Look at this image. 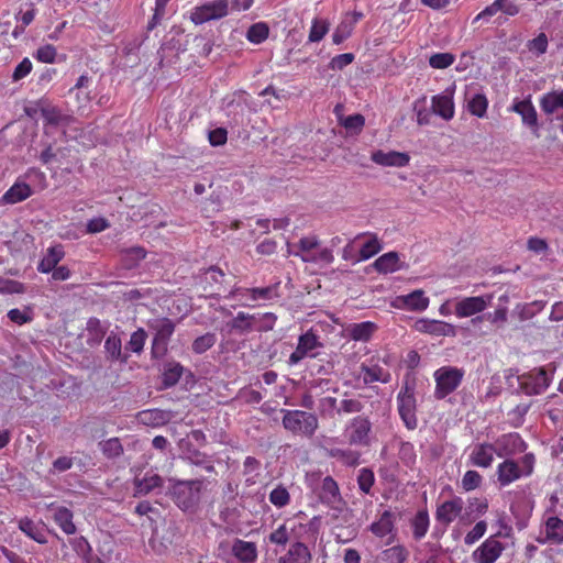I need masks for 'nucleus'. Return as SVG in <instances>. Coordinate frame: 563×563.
<instances>
[{"mask_svg":"<svg viewBox=\"0 0 563 563\" xmlns=\"http://www.w3.org/2000/svg\"><path fill=\"white\" fill-rule=\"evenodd\" d=\"M506 375V380L510 387H514L516 379L518 387L516 393L527 396H536L543 394L551 384L552 376L544 367H534L523 374H517V371L510 368Z\"/></svg>","mask_w":563,"mask_h":563,"instance_id":"f257e3e1","label":"nucleus"},{"mask_svg":"<svg viewBox=\"0 0 563 563\" xmlns=\"http://www.w3.org/2000/svg\"><path fill=\"white\" fill-rule=\"evenodd\" d=\"M168 493L174 503L184 511H192L200 501L202 479L172 481Z\"/></svg>","mask_w":563,"mask_h":563,"instance_id":"f03ea898","label":"nucleus"},{"mask_svg":"<svg viewBox=\"0 0 563 563\" xmlns=\"http://www.w3.org/2000/svg\"><path fill=\"white\" fill-rule=\"evenodd\" d=\"M283 427L296 435L311 438L318 429V418L314 413L303 410L282 409Z\"/></svg>","mask_w":563,"mask_h":563,"instance_id":"7ed1b4c3","label":"nucleus"},{"mask_svg":"<svg viewBox=\"0 0 563 563\" xmlns=\"http://www.w3.org/2000/svg\"><path fill=\"white\" fill-rule=\"evenodd\" d=\"M147 327L154 331L151 347L152 358H163L168 352V343L175 332V322L169 318L162 317L148 320Z\"/></svg>","mask_w":563,"mask_h":563,"instance_id":"20e7f679","label":"nucleus"},{"mask_svg":"<svg viewBox=\"0 0 563 563\" xmlns=\"http://www.w3.org/2000/svg\"><path fill=\"white\" fill-rule=\"evenodd\" d=\"M464 376V371L456 367H441L434 373L435 391L434 395L438 399H443L453 393L461 384Z\"/></svg>","mask_w":563,"mask_h":563,"instance_id":"39448f33","label":"nucleus"},{"mask_svg":"<svg viewBox=\"0 0 563 563\" xmlns=\"http://www.w3.org/2000/svg\"><path fill=\"white\" fill-rule=\"evenodd\" d=\"M397 402L398 412L405 426L409 430H415L418 426V420L416 416V397L413 386L406 383L397 396Z\"/></svg>","mask_w":563,"mask_h":563,"instance_id":"423d86ee","label":"nucleus"},{"mask_svg":"<svg viewBox=\"0 0 563 563\" xmlns=\"http://www.w3.org/2000/svg\"><path fill=\"white\" fill-rule=\"evenodd\" d=\"M318 499L330 507L331 510H346V501L343 499L338 483L332 476H325L321 479V484L314 489Z\"/></svg>","mask_w":563,"mask_h":563,"instance_id":"0eeeda50","label":"nucleus"},{"mask_svg":"<svg viewBox=\"0 0 563 563\" xmlns=\"http://www.w3.org/2000/svg\"><path fill=\"white\" fill-rule=\"evenodd\" d=\"M229 0H213L203 5L196 7L190 13V20L195 24H202L210 20H217L228 14Z\"/></svg>","mask_w":563,"mask_h":563,"instance_id":"6e6552de","label":"nucleus"},{"mask_svg":"<svg viewBox=\"0 0 563 563\" xmlns=\"http://www.w3.org/2000/svg\"><path fill=\"white\" fill-rule=\"evenodd\" d=\"M372 423L365 416H357L346 426L347 439L351 444L368 445Z\"/></svg>","mask_w":563,"mask_h":563,"instance_id":"1a4fd4ad","label":"nucleus"},{"mask_svg":"<svg viewBox=\"0 0 563 563\" xmlns=\"http://www.w3.org/2000/svg\"><path fill=\"white\" fill-rule=\"evenodd\" d=\"M322 346L319 338L311 330L301 334L298 339L296 350L289 356V364L295 365L302 361L305 357H314L313 351Z\"/></svg>","mask_w":563,"mask_h":563,"instance_id":"9d476101","label":"nucleus"},{"mask_svg":"<svg viewBox=\"0 0 563 563\" xmlns=\"http://www.w3.org/2000/svg\"><path fill=\"white\" fill-rule=\"evenodd\" d=\"M493 300V295L466 297L455 303V314L459 318L472 317L484 311Z\"/></svg>","mask_w":563,"mask_h":563,"instance_id":"9b49d317","label":"nucleus"},{"mask_svg":"<svg viewBox=\"0 0 563 563\" xmlns=\"http://www.w3.org/2000/svg\"><path fill=\"white\" fill-rule=\"evenodd\" d=\"M464 507L463 499L461 497H454L446 500L438 506L435 511L437 521L448 527L455 518L463 516L462 510Z\"/></svg>","mask_w":563,"mask_h":563,"instance_id":"f8f14e48","label":"nucleus"},{"mask_svg":"<svg viewBox=\"0 0 563 563\" xmlns=\"http://www.w3.org/2000/svg\"><path fill=\"white\" fill-rule=\"evenodd\" d=\"M510 111L518 113L522 119V123L530 128L532 132L539 136L538 114L529 98L523 100L516 99L510 108Z\"/></svg>","mask_w":563,"mask_h":563,"instance_id":"ddd939ff","label":"nucleus"},{"mask_svg":"<svg viewBox=\"0 0 563 563\" xmlns=\"http://www.w3.org/2000/svg\"><path fill=\"white\" fill-rule=\"evenodd\" d=\"M504 547L495 538H488L473 553L474 561L477 563H494L501 554Z\"/></svg>","mask_w":563,"mask_h":563,"instance_id":"4468645a","label":"nucleus"},{"mask_svg":"<svg viewBox=\"0 0 563 563\" xmlns=\"http://www.w3.org/2000/svg\"><path fill=\"white\" fill-rule=\"evenodd\" d=\"M104 353L109 362L126 364L130 357L128 352L122 349V339L118 333L110 332L104 341Z\"/></svg>","mask_w":563,"mask_h":563,"instance_id":"2eb2a0df","label":"nucleus"},{"mask_svg":"<svg viewBox=\"0 0 563 563\" xmlns=\"http://www.w3.org/2000/svg\"><path fill=\"white\" fill-rule=\"evenodd\" d=\"M416 329L423 333L437 336H455V327L441 320H419L416 322Z\"/></svg>","mask_w":563,"mask_h":563,"instance_id":"dca6fc26","label":"nucleus"},{"mask_svg":"<svg viewBox=\"0 0 563 563\" xmlns=\"http://www.w3.org/2000/svg\"><path fill=\"white\" fill-rule=\"evenodd\" d=\"M372 161L382 166L405 167L409 164L410 156L397 151H376L372 153Z\"/></svg>","mask_w":563,"mask_h":563,"instance_id":"f3484780","label":"nucleus"},{"mask_svg":"<svg viewBox=\"0 0 563 563\" xmlns=\"http://www.w3.org/2000/svg\"><path fill=\"white\" fill-rule=\"evenodd\" d=\"M541 544H563V520L556 516H551L545 520V537L538 538Z\"/></svg>","mask_w":563,"mask_h":563,"instance_id":"a211bd4d","label":"nucleus"},{"mask_svg":"<svg viewBox=\"0 0 563 563\" xmlns=\"http://www.w3.org/2000/svg\"><path fill=\"white\" fill-rule=\"evenodd\" d=\"M494 453H497L498 456L504 455L501 452L497 451L493 444L482 443L474 448L471 454V461L474 465L486 468L492 465Z\"/></svg>","mask_w":563,"mask_h":563,"instance_id":"6ab92c4d","label":"nucleus"},{"mask_svg":"<svg viewBox=\"0 0 563 563\" xmlns=\"http://www.w3.org/2000/svg\"><path fill=\"white\" fill-rule=\"evenodd\" d=\"M232 554L241 563H255L257 560V547L254 542L235 539L232 544Z\"/></svg>","mask_w":563,"mask_h":563,"instance_id":"aec40b11","label":"nucleus"},{"mask_svg":"<svg viewBox=\"0 0 563 563\" xmlns=\"http://www.w3.org/2000/svg\"><path fill=\"white\" fill-rule=\"evenodd\" d=\"M373 266L378 273L388 274L404 269L407 265L400 261L397 252H388L380 255Z\"/></svg>","mask_w":563,"mask_h":563,"instance_id":"412c9836","label":"nucleus"},{"mask_svg":"<svg viewBox=\"0 0 563 563\" xmlns=\"http://www.w3.org/2000/svg\"><path fill=\"white\" fill-rule=\"evenodd\" d=\"M181 459L189 465L196 466L207 473L216 472L212 457L197 449H188Z\"/></svg>","mask_w":563,"mask_h":563,"instance_id":"4be33fe9","label":"nucleus"},{"mask_svg":"<svg viewBox=\"0 0 563 563\" xmlns=\"http://www.w3.org/2000/svg\"><path fill=\"white\" fill-rule=\"evenodd\" d=\"M498 482L501 486L519 479L523 474L521 466L514 460H506L497 467Z\"/></svg>","mask_w":563,"mask_h":563,"instance_id":"5701e85b","label":"nucleus"},{"mask_svg":"<svg viewBox=\"0 0 563 563\" xmlns=\"http://www.w3.org/2000/svg\"><path fill=\"white\" fill-rule=\"evenodd\" d=\"M432 111L444 120H451L454 115V102L452 92L445 90L442 95L432 98Z\"/></svg>","mask_w":563,"mask_h":563,"instance_id":"b1692460","label":"nucleus"},{"mask_svg":"<svg viewBox=\"0 0 563 563\" xmlns=\"http://www.w3.org/2000/svg\"><path fill=\"white\" fill-rule=\"evenodd\" d=\"M86 331H87V344L90 347L98 346L107 331H108V324H103L98 318L91 317L87 320L86 323Z\"/></svg>","mask_w":563,"mask_h":563,"instance_id":"393cba45","label":"nucleus"},{"mask_svg":"<svg viewBox=\"0 0 563 563\" xmlns=\"http://www.w3.org/2000/svg\"><path fill=\"white\" fill-rule=\"evenodd\" d=\"M311 553L308 547L302 542H295L288 552L280 556L277 563H310Z\"/></svg>","mask_w":563,"mask_h":563,"instance_id":"a878e982","label":"nucleus"},{"mask_svg":"<svg viewBox=\"0 0 563 563\" xmlns=\"http://www.w3.org/2000/svg\"><path fill=\"white\" fill-rule=\"evenodd\" d=\"M163 478L153 472H147L142 478L135 477L134 486L135 494L134 496H142L150 494L153 489L162 487Z\"/></svg>","mask_w":563,"mask_h":563,"instance_id":"bb28decb","label":"nucleus"},{"mask_svg":"<svg viewBox=\"0 0 563 563\" xmlns=\"http://www.w3.org/2000/svg\"><path fill=\"white\" fill-rule=\"evenodd\" d=\"M64 256V247L60 244L48 247L46 254L37 265V271L41 273L52 272Z\"/></svg>","mask_w":563,"mask_h":563,"instance_id":"cd10ccee","label":"nucleus"},{"mask_svg":"<svg viewBox=\"0 0 563 563\" xmlns=\"http://www.w3.org/2000/svg\"><path fill=\"white\" fill-rule=\"evenodd\" d=\"M364 409L362 396H354L344 393L342 399L339 401V416L360 413Z\"/></svg>","mask_w":563,"mask_h":563,"instance_id":"c85d7f7f","label":"nucleus"},{"mask_svg":"<svg viewBox=\"0 0 563 563\" xmlns=\"http://www.w3.org/2000/svg\"><path fill=\"white\" fill-rule=\"evenodd\" d=\"M277 287L278 284L274 286H267V287H257V288H249V289H233L230 291L228 297H235L239 292H249L251 295L252 300H271L273 298L278 297L277 294Z\"/></svg>","mask_w":563,"mask_h":563,"instance_id":"c756f323","label":"nucleus"},{"mask_svg":"<svg viewBox=\"0 0 563 563\" xmlns=\"http://www.w3.org/2000/svg\"><path fill=\"white\" fill-rule=\"evenodd\" d=\"M184 373V366L175 361L167 362L164 365L162 374V385L164 388H170L175 386Z\"/></svg>","mask_w":563,"mask_h":563,"instance_id":"7c9ffc66","label":"nucleus"},{"mask_svg":"<svg viewBox=\"0 0 563 563\" xmlns=\"http://www.w3.org/2000/svg\"><path fill=\"white\" fill-rule=\"evenodd\" d=\"M430 526L429 514L426 509L419 510L411 519L410 527L416 541L421 540L428 532Z\"/></svg>","mask_w":563,"mask_h":563,"instance_id":"2f4dec72","label":"nucleus"},{"mask_svg":"<svg viewBox=\"0 0 563 563\" xmlns=\"http://www.w3.org/2000/svg\"><path fill=\"white\" fill-rule=\"evenodd\" d=\"M140 421L145 426L161 427L168 423L169 413L161 409L143 410L139 413Z\"/></svg>","mask_w":563,"mask_h":563,"instance_id":"473e14b6","label":"nucleus"},{"mask_svg":"<svg viewBox=\"0 0 563 563\" xmlns=\"http://www.w3.org/2000/svg\"><path fill=\"white\" fill-rule=\"evenodd\" d=\"M487 509H488L487 499H478V498L470 499L463 516H461V521H463L465 523H471L478 516L484 515L487 511Z\"/></svg>","mask_w":563,"mask_h":563,"instance_id":"72a5a7b5","label":"nucleus"},{"mask_svg":"<svg viewBox=\"0 0 563 563\" xmlns=\"http://www.w3.org/2000/svg\"><path fill=\"white\" fill-rule=\"evenodd\" d=\"M540 107L547 114H553L558 109H563V89L543 95L540 99Z\"/></svg>","mask_w":563,"mask_h":563,"instance_id":"f704fd0d","label":"nucleus"},{"mask_svg":"<svg viewBox=\"0 0 563 563\" xmlns=\"http://www.w3.org/2000/svg\"><path fill=\"white\" fill-rule=\"evenodd\" d=\"M32 195V189L26 183L14 184L3 196L2 200L5 203H16L27 199Z\"/></svg>","mask_w":563,"mask_h":563,"instance_id":"c9c22d12","label":"nucleus"},{"mask_svg":"<svg viewBox=\"0 0 563 563\" xmlns=\"http://www.w3.org/2000/svg\"><path fill=\"white\" fill-rule=\"evenodd\" d=\"M398 299L401 300L409 310L413 311H423L429 306V298L424 296V292L421 289L413 290Z\"/></svg>","mask_w":563,"mask_h":563,"instance_id":"e433bc0d","label":"nucleus"},{"mask_svg":"<svg viewBox=\"0 0 563 563\" xmlns=\"http://www.w3.org/2000/svg\"><path fill=\"white\" fill-rule=\"evenodd\" d=\"M369 530L376 537L383 538L394 530V515L389 510H385L379 519L373 522Z\"/></svg>","mask_w":563,"mask_h":563,"instance_id":"4c0bfd02","label":"nucleus"},{"mask_svg":"<svg viewBox=\"0 0 563 563\" xmlns=\"http://www.w3.org/2000/svg\"><path fill=\"white\" fill-rule=\"evenodd\" d=\"M377 325L371 321L354 323L347 329L349 335L355 341H368L376 331Z\"/></svg>","mask_w":563,"mask_h":563,"instance_id":"58836bf2","label":"nucleus"},{"mask_svg":"<svg viewBox=\"0 0 563 563\" xmlns=\"http://www.w3.org/2000/svg\"><path fill=\"white\" fill-rule=\"evenodd\" d=\"M146 256V251L141 246H133L122 251L121 262L125 269L135 268Z\"/></svg>","mask_w":563,"mask_h":563,"instance_id":"ea45409f","label":"nucleus"},{"mask_svg":"<svg viewBox=\"0 0 563 563\" xmlns=\"http://www.w3.org/2000/svg\"><path fill=\"white\" fill-rule=\"evenodd\" d=\"M54 521L66 534H74L76 532L73 512L68 508L58 507L54 514Z\"/></svg>","mask_w":563,"mask_h":563,"instance_id":"a19ab883","label":"nucleus"},{"mask_svg":"<svg viewBox=\"0 0 563 563\" xmlns=\"http://www.w3.org/2000/svg\"><path fill=\"white\" fill-rule=\"evenodd\" d=\"M408 556L409 551L402 544L390 547L380 553L382 561L385 563H405Z\"/></svg>","mask_w":563,"mask_h":563,"instance_id":"79ce46f5","label":"nucleus"},{"mask_svg":"<svg viewBox=\"0 0 563 563\" xmlns=\"http://www.w3.org/2000/svg\"><path fill=\"white\" fill-rule=\"evenodd\" d=\"M256 316L245 312H238L230 323L232 330L243 334L254 330Z\"/></svg>","mask_w":563,"mask_h":563,"instance_id":"37998d69","label":"nucleus"},{"mask_svg":"<svg viewBox=\"0 0 563 563\" xmlns=\"http://www.w3.org/2000/svg\"><path fill=\"white\" fill-rule=\"evenodd\" d=\"M19 528L29 538L36 541L37 543H46V538L43 529H41L33 520L29 518H22L19 522Z\"/></svg>","mask_w":563,"mask_h":563,"instance_id":"c03bdc74","label":"nucleus"},{"mask_svg":"<svg viewBox=\"0 0 563 563\" xmlns=\"http://www.w3.org/2000/svg\"><path fill=\"white\" fill-rule=\"evenodd\" d=\"M361 368H362V372L364 373L363 382L365 384H372L375 382L387 383L390 378L389 373L384 371L378 365L366 366L363 364Z\"/></svg>","mask_w":563,"mask_h":563,"instance_id":"a18cd8bd","label":"nucleus"},{"mask_svg":"<svg viewBox=\"0 0 563 563\" xmlns=\"http://www.w3.org/2000/svg\"><path fill=\"white\" fill-rule=\"evenodd\" d=\"M99 448L107 459H117L123 454V445L119 438H110L99 442Z\"/></svg>","mask_w":563,"mask_h":563,"instance_id":"49530a36","label":"nucleus"},{"mask_svg":"<svg viewBox=\"0 0 563 563\" xmlns=\"http://www.w3.org/2000/svg\"><path fill=\"white\" fill-rule=\"evenodd\" d=\"M146 339V331L143 328H139L131 334L130 340L125 346V351H131L133 353L141 354L143 352Z\"/></svg>","mask_w":563,"mask_h":563,"instance_id":"de8ad7c7","label":"nucleus"},{"mask_svg":"<svg viewBox=\"0 0 563 563\" xmlns=\"http://www.w3.org/2000/svg\"><path fill=\"white\" fill-rule=\"evenodd\" d=\"M268 34H269L268 26L263 22H258L249 27L247 33H246V38L251 43L260 44L268 37Z\"/></svg>","mask_w":563,"mask_h":563,"instance_id":"09e8293b","label":"nucleus"},{"mask_svg":"<svg viewBox=\"0 0 563 563\" xmlns=\"http://www.w3.org/2000/svg\"><path fill=\"white\" fill-rule=\"evenodd\" d=\"M216 341L217 336L214 333H205L203 335H200L194 340L191 344L192 352L196 354H202L211 349L216 344Z\"/></svg>","mask_w":563,"mask_h":563,"instance_id":"8fccbe9b","label":"nucleus"},{"mask_svg":"<svg viewBox=\"0 0 563 563\" xmlns=\"http://www.w3.org/2000/svg\"><path fill=\"white\" fill-rule=\"evenodd\" d=\"M488 100L483 93H476L468 101V110L473 115L483 118L486 114Z\"/></svg>","mask_w":563,"mask_h":563,"instance_id":"3c124183","label":"nucleus"},{"mask_svg":"<svg viewBox=\"0 0 563 563\" xmlns=\"http://www.w3.org/2000/svg\"><path fill=\"white\" fill-rule=\"evenodd\" d=\"M382 250V245L376 235H372L368 241H366L358 252V260L366 261L374 255H376Z\"/></svg>","mask_w":563,"mask_h":563,"instance_id":"603ef678","label":"nucleus"},{"mask_svg":"<svg viewBox=\"0 0 563 563\" xmlns=\"http://www.w3.org/2000/svg\"><path fill=\"white\" fill-rule=\"evenodd\" d=\"M374 483V472L368 467H362L357 474V485L360 490L364 494H369Z\"/></svg>","mask_w":563,"mask_h":563,"instance_id":"864d4df0","label":"nucleus"},{"mask_svg":"<svg viewBox=\"0 0 563 563\" xmlns=\"http://www.w3.org/2000/svg\"><path fill=\"white\" fill-rule=\"evenodd\" d=\"M339 401L335 397H323L319 402V411L321 416L334 418L339 416Z\"/></svg>","mask_w":563,"mask_h":563,"instance_id":"5fc2aeb1","label":"nucleus"},{"mask_svg":"<svg viewBox=\"0 0 563 563\" xmlns=\"http://www.w3.org/2000/svg\"><path fill=\"white\" fill-rule=\"evenodd\" d=\"M354 29V22H349V20H343L334 30L332 34V41L334 44L339 45L343 43L346 38H349Z\"/></svg>","mask_w":563,"mask_h":563,"instance_id":"6e6d98bb","label":"nucleus"},{"mask_svg":"<svg viewBox=\"0 0 563 563\" xmlns=\"http://www.w3.org/2000/svg\"><path fill=\"white\" fill-rule=\"evenodd\" d=\"M455 56L451 53H435L429 57V65L435 69H444L451 66Z\"/></svg>","mask_w":563,"mask_h":563,"instance_id":"4d7b16f0","label":"nucleus"},{"mask_svg":"<svg viewBox=\"0 0 563 563\" xmlns=\"http://www.w3.org/2000/svg\"><path fill=\"white\" fill-rule=\"evenodd\" d=\"M290 495L288 490L282 485L274 488L269 494V501L278 508H283L288 505Z\"/></svg>","mask_w":563,"mask_h":563,"instance_id":"13d9d810","label":"nucleus"},{"mask_svg":"<svg viewBox=\"0 0 563 563\" xmlns=\"http://www.w3.org/2000/svg\"><path fill=\"white\" fill-rule=\"evenodd\" d=\"M497 445L503 446V449L505 450L508 446H511V451H523L526 448V444L522 441V439L516 433L504 435L501 439L497 441Z\"/></svg>","mask_w":563,"mask_h":563,"instance_id":"bf43d9fd","label":"nucleus"},{"mask_svg":"<svg viewBox=\"0 0 563 563\" xmlns=\"http://www.w3.org/2000/svg\"><path fill=\"white\" fill-rule=\"evenodd\" d=\"M277 317L272 312H266L256 317L254 330L258 332H267L274 329Z\"/></svg>","mask_w":563,"mask_h":563,"instance_id":"052dcab7","label":"nucleus"},{"mask_svg":"<svg viewBox=\"0 0 563 563\" xmlns=\"http://www.w3.org/2000/svg\"><path fill=\"white\" fill-rule=\"evenodd\" d=\"M319 244L320 242L314 235L301 238L298 242L299 252H294V255L300 257L301 255H311L310 251L317 249Z\"/></svg>","mask_w":563,"mask_h":563,"instance_id":"680f3d73","label":"nucleus"},{"mask_svg":"<svg viewBox=\"0 0 563 563\" xmlns=\"http://www.w3.org/2000/svg\"><path fill=\"white\" fill-rule=\"evenodd\" d=\"M340 122L346 130L360 132L365 124V119L362 114L355 113L346 118H340Z\"/></svg>","mask_w":563,"mask_h":563,"instance_id":"e2e57ef3","label":"nucleus"},{"mask_svg":"<svg viewBox=\"0 0 563 563\" xmlns=\"http://www.w3.org/2000/svg\"><path fill=\"white\" fill-rule=\"evenodd\" d=\"M7 316L12 322H14L19 325L29 323L33 320V313H32L31 308H29V307L23 311L18 308L11 309L8 311Z\"/></svg>","mask_w":563,"mask_h":563,"instance_id":"0e129e2a","label":"nucleus"},{"mask_svg":"<svg viewBox=\"0 0 563 563\" xmlns=\"http://www.w3.org/2000/svg\"><path fill=\"white\" fill-rule=\"evenodd\" d=\"M56 55H57L56 48L52 44H46L44 46H41L34 53V57L38 62L47 63V64L54 63Z\"/></svg>","mask_w":563,"mask_h":563,"instance_id":"69168bd1","label":"nucleus"},{"mask_svg":"<svg viewBox=\"0 0 563 563\" xmlns=\"http://www.w3.org/2000/svg\"><path fill=\"white\" fill-rule=\"evenodd\" d=\"M329 31V24L325 21L314 20L309 32L310 42H319Z\"/></svg>","mask_w":563,"mask_h":563,"instance_id":"338daca9","label":"nucleus"},{"mask_svg":"<svg viewBox=\"0 0 563 563\" xmlns=\"http://www.w3.org/2000/svg\"><path fill=\"white\" fill-rule=\"evenodd\" d=\"M482 483V476L476 471H467L462 478V487L470 492L477 488Z\"/></svg>","mask_w":563,"mask_h":563,"instance_id":"774afa93","label":"nucleus"}]
</instances>
